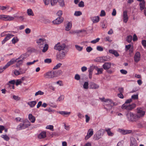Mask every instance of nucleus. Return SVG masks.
I'll use <instances>...</instances> for the list:
<instances>
[{
	"label": "nucleus",
	"mask_w": 146,
	"mask_h": 146,
	"mask_svg": "<svg viewBox=\"0 0 146 146\" xmlns=\"http://www.w3.org/2000/svg\"><path fill=\"white\" fill-rule=\"evenodd\" d=\"M101 60H102L101 57H97L96 59H94V61L95 62H100Z\"/></svg>",
	"instance_id": "nucleus-56"
},
{
	"label": "nucleus",
	"mask_w": 146,
	"mask_h": 146,
	"mask_svg": "<svg viewBox=\"0 0 146 146\" xmlns=\"http://www.w3.org/2000/svg\"><path fill=\"white\" fill-rule=\"evenodd\" d=\"M100 40V38H98L95 40H93L91 41V42L93 44H95L97 42H98Z\"/></svg>",
	"instance_id": "nucleus-46"
},
{
	"label": "nucleus",
	"mask_w": 146,
	"mask_h": 146,
	"mask_svg": "<svg viewBox=\"0 0 146 146\" xmlns=\"http://www.w3.org/2000/svg\"><path fill=\"white\" fill-rule=\"evenodd\" d=\"M131 44H129L128 45H126L125 46V50L127 51L131 47Z\"/></svg>",
	"instance_id": "nucleus-58"
},
{
	"label": "nucleus",
	"mask_w": 146,
	"mask_h": 146,
	"mask_svg": "<svg viewBox=\"0 0 146 146\" xmlns=\"http://www.w3.org/2000/svg\"><path fill=\"white\" fill-rule=\"evenodd\" d=\"M15 83V80H13L9 81L7 84V85L9 86L10 84L14 85Z\"/></svg>",
	"instance_id": "nucleus-47"
},
{
	"label": "nucleus",
	"mask_w": 146,
	"mask_h": 146,
	"mask_svg": "<svg viewBox=\"0 0 146 146\" xmlns=\"http://www.w3.org/2000/svg\"><path fill=\"white\" fill-rule=\"evenodd\" d=\"M108 56H103L101 57L102 60H104V61H108Z\"/></svg>",
	"instance_id": "nucleus-54"
},
{
	"label": "nucleus",
	"mask_w": 146,
	"mask_h": 146,
	"mask_svg": "<svg viewBox=\"0 0 146 146\" xmlns=\"http://www.w3.org/2000/svg\"><path fill=\"white\" fill-rule=\"evenodd\" d=\"M78 6L80 7H84V2L82 1H80L78 4Z\"/></svg>",
	"instance_id": "nucleus-48"
},
{
	"label": "nucleus",
	"mask_w": 146,
	"mask_h": 146,
	"mask_svg": "<svg viewBox=\"0 0 146 146\" xmlns=\"http://www.w3.org/2000/svg\"><path fill=\"white\" fill-rule=\"evenodd\" d=\"M89 84L88 82H85L83 84V88L85 89H88V88Z\"/></svg>",
	"instance_id": "nucleus-41"
},
{
	"label": "nucleus",
	"mask_w": 146,
	"mask_h": 146,
	"mask_svg": "<svg viewBox=\"0 0 146 146\" xmlns=\"http://www.w3.org/2000/svg\"><path fill=\"white\" fill-rule=\"evenodd\" d=\"M64 18L62 17H58L55 20L53 21L52 22L54 24H59L63 21Z\"/></svg>",
	"instance_id": "nucleus-9"
},
{
	"label": "nucleus",
	"mask_w": 146,
	"mask_h": 146,
	"mask_svg": "<svg viewBox=\"0 0 146 146\" xmlns=\"http://www.w3.org/2000/svg\"><path fill=\"white\" fill-rule=\"evenodd\" d=\"M91 19L94 23L98 22L100 20V17L99 16H95L91 17Z\"/></svg>",
	"instance_id": "nucleus-18"
},
{
	"label": "nucleus",
	"mask_w": 146,
	"mask_h": 146,
	"mask_svg": "<svg viewBox=\"0 0 146 146\" xmlns=\"http://www.w3.org/2000/svg\"><path fill=\"white\" fill-rule=\"evenodd\" d=\"M105 102H108V101H109L110 104H111L112 105L115 106V103L113 102V101L110 99H106L104 101Z\"/></svg>",
	"instance_id": "nucleus-30"
},
{
	"label": "nucleus",
	"mask_w": 146,
	"mask_h": 146,
	"mask_svg": "<svg viewBox=\"0 0 146 146\" xmlns=\"http://www.w3.org/2000/svg\"><path fill=\"white\" fill-rule=\"evenodd\" d=\"M75 47L76 49L79 51H81L83 49V47H81L78 45H75Z\"/></svg>",
	"instance_id": "nucleus-40"
},
{
	"label": "nucleus",
	"mask_w": 146,
	"mask_h": 146,
	"mask_svg": "<svg viewBox=\"0 0 146 146\" xmlns=\"http://www.w3.org/2000/svg\"><path fill=\"white\" fill-rule=\"evenodd\" d=\"M62 65V64L61 63H59L56 64L53 68V69L54 70L57 69L59 68Z\"/></svg>",
	"instance_id": "nucleus-37"
},
{
	"label": "nucleus",
	"mask_w": 146,
	"mask_h": 146,
	"mask_svg": "<svg viewBox=\"0 0 146 146\" xmlns=\"http://www.w3.org/2000/svg\"><path fill=\"white\" fill-rule=\"evenodd\" d=\"M14 17L9 15H0V19L5 21H10L14 19Z\"/></svg>",
	"instance_id": "nucleus-8"
},
{
	"label": "nucleus",
	"mask_w": 146,
	"mask_h": 146,
	"mask_svg": "<svg viewBox=\"0 0 146 146\" xmlns=\"http://www.w3.org/2000/svg\"><path fill=\"white\" fill-rule=\"evenodd\" d=\"M16 39H15V37L13 38L12 40V43L15 44L16 42H17L19 41V39L16 37Z\"/></svg>",
	"instance_id": "nucleus-52"
},
{
	"label": "nucleus",
	"mask_w": 146,
	"mask_h": 146,
	"mask_svg": "<svg viewBox=\"0 0 146 146\" xmlns=\"http://www.w3.org/2000/svg\"><path fill=\"white\" fill-rule=\"evenodd\" d=\"M44 94L43 92L41 90H39L35 94V96H36L38 95H42Z\"/></svg>",
	"instance_id": "nucleus-39"
},
{
	"label": "nucleus",
	"mask_w": 146,
	"mask_h": 146,
	"mask_svg": "<svg viewBox=\"0 0 146 146\" xmlns=\"http://www.w3.org/2000/svg\"><path fill=\"white\" fill-rule=\"evenodd\" d=\"M45 40V39L44 38H40L36 40V42L40 46L44 44V41Z\"/></svg>",
	"instance_id": "nucleus-17"
},
{
	"label": "nucleus",
	"mask_w": 146,
	"mask_h": 146,
	"mask_svg": "<svg viewBox=\"0 0 146 146\" xmlns=\"http://www.w3.org/2000/svg\"><path fill=\"white\" fill-rule=\"evenodd\" d=\"M62 14V11L60 10L59 11L56 13V15L58 16V17H61V16Z\"/></svg>",
	"instance_id": "nucleus-63"
},
{
	"label": "nucleus",
	"mask_w": 146,
	"mask_h": 146,
	"mask_svg": "<svg viewBox=\"0 0 146 146\" xmlns=\"http://www.w3.org/2000/svg\"><path fill=\"white\" fill-rule=\"evenodd\" d=\"M68 51V49H66V51L62 50L58 52L56 56V59L60 60L64 59Z\"/></svg>",
	"instance_id": "nucleus-5"
},
{
	"label": "nucleus",
	"mask_w": 146,
	"mask_h": 146,
	"mask_svg": "<svg viewBox=\"0 0 146 146\" xmlns=\"http://www.w3.org/2000/svg\"><path fill=\"white\" fill-rule=\"evenodd\" d=\"M44 62L45 63H50L52 62V60L50 58H46L44 60Z\"/></svg>",
	"instance_id": "nucleus-50"
},
{
	"label": "nucleus",
	"mask_w": 146,
	"mask_h": 146,
	"mask_svg": "<svg viewBox=\"0 0 146 146\" xmlns=\"http://www.w3.org/2000/svg\"><path fill=\"white\" fill-rule=\"evenodd\" d=\"M99 87V86L94 82H91L89 84V88L91 89H97Z\"/></svg>",
	"instance_id": "nucleus-10"
},
{
	"label": "nucleus",
	"mask_w": 146,
	"mask_h": 146,
	"mask_svg": "<svg viewBox=\"0 0 146 146\" xmlns=\"http://www.w3.org/2000/svg\"><path fill=\"white\" fill-rule=\"evenodd\" d=\"M86 50L87 52H90L93 50V48L90 46H88L86 48Z\"/></svg>",
	"instance_id": "nucleus-43"
},
{
	"label": "nucleus",
	"mask_w": 146,
	"mask_h": 146,
	"mask_svg": "<svg viewBox=\"0 0 146 146\" xmlns=\"http://www.w3.org/2000/svg\"><path fill=\"white\" fill-rule=\"evenodd\" d=\"M29 56V55L27 54V52L25 53L21 54L18 58V59H20L21 58H22L21 60L23 61L26 59L27 57Z\"/></svg>",
	"instance_id": "nucleus-19"
},
{
	"label": "nucleus",
	"mask_w": 146,
	"mask_h": 146,
	"mask_svg": "<svg viewBox=\"0 0 146 146\" xmlns=\"http://www.w3.org/2000/svg\"><path fill=\"white\" fill-rule=\"evenodd\" d=\"M109 52L114 55L115 56L117 57L119 56V54L115 50L111 49L109 50Z\"/></svg>",
	"instance_id": "nucleus-23"
},
{
	"label": "nucleus",
	"mask_w": 146,
	"mask_h": 146,
	"mask_svg": "<svg viewBox=\"0 0 146 146\" xmlns=\"http://www.w3.org/2000/svg\"><path fill=\"white\" fill-rule=\"evenodd\" d=\"M7 68L8 67L6 65L3 66V68L2 67H0V73L3 72L5 69Z\"/></svg>",
	"instance_id": "nucleus-49"
},
{
	"label": "nucleus",
	"mask_w": 146,
	"mask_h": 146,
	"mask_svg": "<svg viewBox=\"0 0 146 146\" xmlns=\"http://www.w3.org/2000/svg\"><path fill=\"white\" fill-rule=\"evenodd\" d=\"M64 98V95H61L57 99V101H60L61 100H63Z\"/></svg>",
	"instance_id": "nucleus-59"
},
{
	"label": "nucleus",
	"mask_w": 146,
	"mask_h": 146,
	"mask_svg": "<svg viewBox=\"0 0 146 146\" xmlns=\"http://www.w3.org/2000/svg\"><path fill=\"white\" fill-rule=\"evenodd\" d=\"M138 94L133 95L132 96L131 98L134 100L138 99Z\"/></svg>",
	"instance_id": "nucleus-45"
},
{
	"label": "nucleus",
	"mask_w": 146,
	"mask_h": 146,
	"mask_svg": "<svg viewBox=\"0 0 146 146\" xmlns=\"http://www.w3.org/2000/svg\"><path fill=\"white\" fill-rule=\"evenodd\" d=\"M31 125L30 122L27 119H25L23 123H21L17 127L18 130L23 129L28 127Z\"/></svg>",
	"instance_id": "nucleus-3"
},
{
	"label": "nucleus",
	"mask_w": 146,
	"mask_h": 146,
	"mask_svg": "<svg viewBox=\"0 0 146 146\" xmlns=\"http://www.w3.org/2000/svg\"><path fill=\"white\" fill-rule=\"evenodd\" d=\"M105 131L107 132L109 136H113L114 135V134L112 133L110 129V128L106 129Z\"/></svg>",
	"instance_id": "nucleus-32"
},
{
	"label": "nucleus",
	"mask_w": 146,
	"mask_h": 146,
	"mask_svg": "<svg viewBox=\"0 0 146 146\" xmlns=\"http://www.w3.org/2000/svg\"><path fill=\"white\" fill-rule=\"evenodd\" d=\"M135 62H138L140 60L141 55L139 52H137L135 54L134 57Z\"/></svg>",
	"instance_id": "nucleus-11"
},
{
	"label": "nucleus",
	"mask_w": 146,
	"mask_h": 146,
	"mask_svg": "<svg viewBox=\"0 0 146 146\" xmlns=\"http://www.w3.org/2000/svg\"><path fill=\"white\" fill-rule=\"evenodd\" d=\"M132 39V36L129 35L126 38V41L129 42L130 43L131 42Z\"/></svg>",
	"instance_id": "nucleus-31"
},
{
	"label": "nucleus",
	"mask_w": 146,
	"mask_h": 146,
	"mask_svg": "<svg viewBox=\"0 0 146 146\" xmlns=\"http://www.w3.org/2000/svg\"><path fill=\"white\" fill-rule=\"evenodd\" d=\"M106 15V12L104 10H102L101 11L100 16L101 17H104Z\"/></svg>",
	"instance_id": "nucleus-55"
},
{
	"label": "nucleus",
	"mask_w": 146,
	"mask_h": 146,
	"mask_svg": "<svg viewBox=\"0 0 146 146\" xmlns=\"http://www.w3.org/2000/svg\"><path fill=\"white\" fill-rule=\"evenodd\" d=\"M74 78L77 80H79L80 79V76L78 74H76Z\"/></svg>",
	"instance_id": "nucleus-64"
},
{
	"label": "nucleus",
	"mask_w": 146,
	"mask_h": 146,
	"mask_svg": "<svg viewBox=\"0 0 146 146\" xmlns=\"http://www.w3.org/2000/svg\"><path fill=\"white\" fill-rule=\"evenodd\" d=\"M105 131V130L101 129L97 132L94 135L93 139L95 140H98L103 136Z\"/></svg>",
	"instance_id": "nucleus-4"
},
{
	"label": "nucleus",
	"mask_w": 146,
	"mask_h": 146,
	"mask_svg": "<svg viewBox=\"0 0 146 146\" xmlns=\"http://www.w3.org/2000/svg\"><path fill=\"white\" fill-rule=\"evenodd\" d=\"M94 69V66H91L89 68L88 71L89 72H93Z\"/></svg>",
	"instance_id": "nucleus-62"
},
{
	"label": "nucleus",
	"mask_w": 146,
	"mask_h": 146,
	"mask_svg": "<svg viewBox=\"0 0 146 146\" xmlns=\"http://www.w3.org/2000/svg\"><path fill=\"white\" fill-rule=\"evenodd\" d=\"M46 128L47 129H49L52 131H53V126L51 125H48L46 126Z\"/></svg>",
	"instance_id": "nucleus-51"
},
{
	"label": "nucleus",
	"mask_w": 146,
	"mask_h": 146,
	"mask_svg": "<svg viewBox=\"0 0 146 146\" xmlns=\"http://www.w3.org/2000/svg\"><path fill=\"white\" fill-rule=\"evenodd\" d=\"M57 113H59L60 114H61V115L63 116L66 115H70L71 113V112H68L64 111H58Z\"/></svg>",
	"instance_id": "nucleus-25"
},
{
	"label": "nucleus",
	"mask_w": 146,
	"mask_h": 146,
	"mask_svg": "<svg viewBox=\"0 0 146 146\" xmlns=\"http://www.w3.org/2000/svg\"><path fill=\"white\" fill-rule=\"evenodd\" d=\"M58 0H51L50 2L51 5L53 6L56 4L58 2Z\"/></svg>",
	"instance_id": "nucleus-42"
},
{
	"label": "nucleus",
	"mask_w": 146,
	"mask_h": 146,
	"mask_svg": "<svg viewBox=\"0 0 146 146\" xmlns=\"http://www.w3.org/2000/svg\"><path fill=\"white\" fill-rule=\"evenodd\" d=\"M82 14V13L80 11H76L74 14V15L76 16H79Z\"/></svg>",
	"instance_id": "nucleus-38"
},
{
	"label": "nucleus",
	"mask_w": 146,
	"mask_h": 146,
	"mask_svg": "<svg viewBox=\"0 0 146 146\" xmlns=\"http://www.w3.org/2000/svg\"><path fill=\"white\" fill-rule=\"evenodd\" d=\"M60 6L63 7L65 6L64 0H58V2Z\"/></svg>",
	"instance_id": "nucleus-35"
},
{
	"label": "nucleus",
	"mask_w": 146,
	"mask_h": 146,
	"mask_svg": "<svg viewBox=\"0 0 146 146\" xmlns=\"http://www.w3.org/2000/svg\"><path fill=\"white\" fill-rule=\"evenodd\" d=\"M36 102L35 101H32L31 102H29L28 103V104L31 107L33 108L36 104Z\"/></svg>",
	"instance_id": "nucleus-27"
},
{
	"label": "nucleus",
	"mask_w": 146,
	"mask_h": 146,
	"mask_svg": "<svg viewBox=\"0 0 146 146\" xmlns=\"http://www.w3.org/2000/svg\"><path fill=\"white\" fill-rule=\"evenodd\" d=\"M145 0L143 1V2L142 3H139L140 5V9L141 11H142L143 9H145Z\"/></svg>",
	"instance_id": "nucleus-24"
},
{
	"label": "nucleus",
	"mask_w": 146,
	"mask_h": 146,
	"mask_svg": "<svg viewBox=\"0 0 146 146\" xmlns=\"http://www.w3.org/2000/svg\"><path fill=\"white\" fill-rule=\"evenodd\" d=\"M1 137L6 141H8L10 139L9 137L6 135H2Z\"/></svg>",
	"instance_id": "nucleus-36"
},
{
	"label": "nucleus",
	"mask_w": 146,
	"mask_h": 146,
	"mask_svg": "<svg viewBox=\"0 0 146 146\" xmlns=\"http://www.w3.org/2000/svg\"><path fill=\"white\" fill-rule=\"evenodd\" d=\"M27 13L28 15L29 16H33L34 15V14L32 10L30 9H27Z\"/></svg>",
	"instance_id": "nucleus-34"
},
{
	"label": "nucleus",
	"mask_w": 146,
	"mask_h": 146,
	"mask_svg": "<svg viewBox=\"0 0 146 146\" xmlns=\"http://www.w3.org/2000/svg\"><path fill=\"white\" fill-rule=\"evenodd\" d=\"M46 132L45 131L42 132L38 136L39 139L44 138L46 137Z\"/></svg>",
	"instance_id": "nucleus-20"
},
{
	"label": "nucleus",
	"mask_w": 146,
	"mask_h": 146,
	"mask_svg": "<svg viewBox=\"0 0 146 146\" xmlns=\"http://www.w3.org/2000/svg\"><path fill=\"white\" fill-rule=\"evenodd\" d=\"M61 72V70L58 71L52 70L47 72L45 74V75L46 76V78H52L58 76L60 74Z\"/></svg>",
	"instance_id": "nucleus-2"
},
{
	"label": "nucleus",
	"mask_w": 146,
	"mask_h": 146,
	"mask_svg": "<svg viewBox=\"0 0 146 146\" xmlns=\"http://www.w3.org/2000/svg\"><path fill=\"white\" fill-rule=\"evenodd\" d=\"M19 59L18 58L16 59L15 58L12 59L9 61L6 64V66L8 67L14 64L15 62H17V61Z\"/></svg>",
	"instance_id": "nucleus-14"
},
{
	"label": "nucleus",
	"mask_w": 146,
	"mask_h": 146,
	"mask_svg": "<svg viewBox=\"0 0 146 146\" xmlns=\"http://www.w3.org/2000/svg\"><path fill=\"white\" fill-rule=\"evenodd\" d=\"M13 98L15 100L18 101L20 100V98L19 97L17 96H16L15 95H13Z\"/></svg>",
	"instance_id": "nucleus-61"
},
{
	"label": "nucleus",
	"mask_w": 146,
	"mask_h": 146,
	"mask_svg": "<svg viewBox=\"0 0 146 146\" xmlns=\"http://www.w3.org/2000/svg\"><path fill=\"white\" fill-rule=\"evenodd\" d=\"M66 44L64 43H63L60 45V43L58 42L54 46V49L57 50H58L59 52L63 50L64 51H66L65 48Z\"/></svg>",
	"instance_id": "nucleus-6"
},
{
	"label": "nucleus",
	"mask_w": 146,
	"mask_h": 146,
	"mask_svg": "<svg viewBox=\"0 0 146 146\" xmlns=\"http://www.w3.org/2000/svg\"><path fill=\"white\" fill-rule=\"evenodd\" d=\"M28 117L29 119L32 123H33L35 122V118L31 114H29Z\"/></svg>",
	"instance_id": "nucleus-21"
},
{
	"label": "nucleus",
	"mask_w": 146,
	"mask_h": 146,
	"mask_svg": "<svg viewBox=\"0 0 146 146\" xmlns=\"http://www.w3.org/2000/svg\"><path fill=\"white\" fill-rule=\"evenodd\" d=\"M137 110V114H135L130 111H127L125 115L128 121L136 122L145 115V111H143L141 108H138Z\"/></svg>",
	"instance_id": "nucleus-1"
},
{
	"label": "nucleus",
	"mask_w": 146,
	"mask_h": 146,
	"mask_svg": "<svg viewBox=\"0 0 146 146\" xmlns=\"http://www.w3.org/2000/svg\"><path fill=\"white\" fill-rule=\"evenodd\" d=\"M137 144L136 140L134 138H132L131 139L130 145H136Z\"/></svg>",
	"instance_id": "nucleus-33"
},
{
	"label": "nucleus",
	"mask_w": 146,
	"mask_h": 146,
	"mask_svg": "<svg viewBox=\"0 0 146 146\" xmlns=\"http://www.w3.org/2000/svg\"><path fill=\"white\" fill-rule=\"evenodd\" d=\"M72 26V23L71 22H69L67 24L66 26V27L65 30L66 31H69Z\"/></svg>",
	"instance_id": "nucleus-22"
},
{
	"label": "nucleus",
	"mask_w": 146,
	"mask_h": 146,
	"mask_svg": "<svg viewBox=\"0 0 146 146\" xmlns=\"http://www.w3.org/2000/svg\"><path fill=\"white\" fill-rule=\"evenodd\" d=\"M136 106V104L134 103L128 105L124 104L122 105L121 108L123 109H126V110L128 111H129L132 110L134 109Z\"/></svg>",
	"instance_id": "nucleus-7"
},
{
	"label": "nucleus",
	"mask_w": 146,
	"mask_h": 146,
	"mask_svg": "<svg viewBox=\"0 0 146 146\" xmlns=\"http://www.w3.org/2000/svg\"><path fill=\"white\" fill-rule=\"evenodd\" d=\"M120 132L123 135H125L127 134L131 133L132 132V131L128 130H125L121 129Z\"/></svg>",
	"instance_id": "nucleus-26"
},
{
	"label": "nucleus",
	"mask_w": 146,
	"mask_h": 146,
	"mask_svg": "<svg viewBox=\"0 0 146 146\" xmlns=\"http://www.w3.org/2000/svg\"><path fill=\"white\" fill-rule=\"evenodd\" d=\"M97 50L99 51H102L103 50V48L100 46H97L96 47Z\"/></svg>",
	"instance_id": "nucleus-53"
},
{
	"label": "nucleus",
	"mask_w": 146,
	"mask_h": 146,
	"mask_svg": "<svg viewBox=\"0 0 146 146\" xmlns=\"http://www.w3.org/2000/svg\"><path fill=\"white\" fill-rule=\"evenodd\" d=\"M111 66V63L110 62H106L103 65V68L105 70L109 69Z\"/></svg>",
	"instance_id": "nucleus-16"
},
{
	"label": "nucleus",
	"mask_w": 146,
	"mask_h": 146,
	"mask_svg": "<svg viewBox=\"0 0 146 146\" xmlns=\"http://www.w3.org/2000/svg\"><path fill=\"white\" fill-rule=\"evenodd\" d=\"M38 60H34L32 62H27V65L28 66L32 64H34L35 62L38 61Z\"/></svg>",
	"instance_id": "nucleus-44"
},
{
	"label": "nucleus",
	"mask_w": 146,
	"mask_h": 146,
	"mask_svg": "<svg viewBox=\"0 0 146 146\" xmlns=\"http://www.w3.org/2000/svg\"><path fill=\"white\" fill-rule=\"evenodd\" d=\"M22 82V81L18 79L16 80L15 83L16 86H18V85L20 84Z\"/></svg>",
	"instance_id": "nucleus-57"
},
{
	"label": "nucleus",
	"mask_w": 146,
	"mask_h": 146,
	"mask_svg": "<svg viewBox=\"0 0 146 146\" xmlns=\"http://www.w3.org/2000/svg\"><path fill=\"white\" fill-rule=\"evenodd\" d=\"M17 63L16 64V66L17 67H19L22 64L23 61L21 59L20 60H17Z\"/></svg>",
	"instance_id": "nucleus-28"
},
{
	"label": "nucleus",
	"mask_w": 146,
	"mask_h": 146,
	"mask_svg": "<svg viewBox=\"0 0 146 146\" xmlns=\"http://www.w3.org/2000/svg\"><path fill=\"white\" fill-rule=\"evenodd\" d=\"M48 45L47 44H44V46L43 47V49L42 50V51L43 52H45L48 50Z\"/></svg>",
	"instance_id": "nucleus-29"
},
{
	"label": "nucleus",
	"mask_w": 146,
	"mask_h": 146,
	"mask_svg": "<svg viewBox=\"0 0 146 146\" xmlns=\"http://www.w3.org/2000/svg\"><path fill=\"white\" fill-rule=\"evenodd\" d=\"M14 35H13L9 34H7L5 38L2 41V44H4L5 42L9 40L10 38L13 36Z\"/></svg>",
	"instance_id": "nucleus-12"
},
{
	"label": "nucleus",
	"mask_w": 146,
	"mask_h": 146,
	"mask_svg": "<svg viewBox=\"0 0 146 146\" xmlns=\"http://www.w3.org/2000/svg\"><path fill=\"white\" fill-rule=\"evenodd\" d=\"M123 22L126 23L128 19V17L127 15V11H125L123 12Z\"/></svg>",
	"instance_id": "nucleus-15"
},
{
	"label": "nucleus",
	"mask_w": 146,
	"mask_h": 146,
	"mask_svg": "<svg viewBox=\"0 0 146 146\" xmlns=\"http://www.w3.org/2000/svg\"><path fill=\"white\" fill-rule=\"evenodd\" d=\"M120 72L122 74H126L127 73V71L124 69L121 70Z\"/></svg>",
	"instance_id": "nucleus-60"
},
{
	"label": "nucleus",
	"mask_w": 146,
	"mask_h": 146,
	"mask_svg": "<svg viewBox=\"0 0 146 146\" xmlns=\"http://www.w3.org/2000/svg\"><path fill=\"white\" fill-rule=\"evenodd\" d=\"M93 129H89L87 133V135L85 137V140H88L93 135Z\"/></svg>",
	"instance_id": "nucleus-13"
}]
</instances>
